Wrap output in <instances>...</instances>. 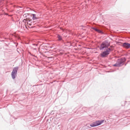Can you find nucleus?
I'll use <instances>...</instances> for the list:
<instances>
[{"mask_svg":"<svg viewBox=\"0 0 130 130\" xmlns=\"http://www.w3.org/2000/svg\"><path fill=\"white\" fill-rule=\"evenodd\" d=\"M110 45L109 43L106 41L103 42L101 44L100 47L101 50H102L104 48H106Z\"/></svg>","mask_w":130,"mask_h":130,"instance_id":"obj_1","label":"nucleus"},{"mask_svg":"<svg viewBox=\"0 0 130 130\" xmlns=\"http://www.w3.org/2000/svg\"><path fill=\"white\" fill-rule=\"evenodd\" d=\"M104 121V120H102L101 121H100L99 120L96 121V122L97 123V124H98V125H101V124H102V123H103Z\"/></svg>","mask_w":130,"mask_h":130,"instance_id":"obj_7","label":"nucleus"},{"mask_svg":"<svg viewBox=\"0 0 130 130\" xmlns=\"http://www.w3.org/2000/svg\"><path fill=\"white\" fill-rule=\"evenodd\" d=\"M112 50L110 48H109L107 49L106 51L102 53L101 54V56L103 57H105L106 55H108L110 52V51H111Z\"/></svg>","mask_w":130,"mask_h":130,"instance_id":"obj_2","label":"nucleus"},{"mask_svg":"<svg viewBox=\"0 0 130 130\" xmlns=\"http://www.w3.org/2000/svg\"><path fill=\"white\" fill-rule=\"evenodd\" d=\"M92 28L99 33H102V31L99 29H97L94 27H92Z\"/></svg>","mask_w":130,"mask_h":130,"instance_id":"obj_9","label":"nucleus"},{"mask_svg":"<svg viewBox=\"0 0 130 130\" xmlns=\"http://www.w3.org/2000/svg\"><path fill=\"white\" fill-rule=\"evenodd\" d=\"M33 20H35L37 19V18L36 17V15L35 14H33Z\"/></svg>","mask_w":130,"mask_h":130,"instance_id":"obj_10","label":"nucleus"},{"mask_svg":"<svg viewBox=\"0 0 130 130\" xmlns=\"http://www.w3.org/2000/svg\"><path fill=\"white\" fill-rule=\"evenodd\" d=\"M24 26H25V27L26 28V25H24Z\"/></svg>","mask_w":130,"mask_h":130,"instance_id":"obj_12","label":"nucleus"},{"mask_svg":"<svg viewBox=\"0 0 130 130\" xmlns=\"http://www.w3.org/2000/svg\"><path fill=\"white\" fill-rule=\"evenodd\" d=\"M122 62L120 59H119L118 61L116 63V64H114L113 66H114L117 67L120 66H121Z\"/></svg>","mask_w":130,"mask_h":130,"instance_id":"obj_4","label":"nucleus"},{"mask_svg":"<svg viewBox=\"0 0 130 130\" xmlns=\"http://www.w3.org/2000/svg\"><path fill=\"white\" fill-rule=\"evenodd\" d=\"M58 37L59 40H61V36H60L59 35H58Z\"/></svg>","mask_w":130,"mask_h":130,"instance_id":"obj_11","label":"nucleus"},{"mask_svg":"<svg viewBox=\"0 0 130 130\" xmlns=\"http://www.w3.org/2000/svg\"><path fill=\"white\" fill-rule=\"evenodd\" d=\"M123 46L126 48H130V44L125 43L123 44Z\"/></svg>","mask_w":130,"mask_h":130,"instance_id":"obj_5","label":"nucleus"},{"mask_svg":"<svg viewBox=\"0 0 130 130\" xmlns=\"http://www.w3.org/2000/svg\"><path fill=\"white\" fill-rule=\"evenodd\" d=\"M30 21L29 20V19H24L23 20V24H24V22L26 23V21H27L26 22L28 24V25H31V23L30 22Z\"/></svg>","mask_w":130,"mask_h":130,"instance_id":"obj_6","label":"nucleus"},{"mask_svg":"<svg viewBox=\"0 0 130 130\" xmlns=\"http://www.w3.org/2000/svg\"><path fill=\"white\" fill-rule=\"evenodd\" d=\"M97 123L96 121H95L94 122L93 124H91L90 125L92 127L96 126L99 125Z\"/></svg>","mask_w":130,"mask_h":130,"instance_id":"obj_8","label":"nucleus"},{"mask_svg":"<svg viewBox=\"0 0 130 130\" xmlns=\"http://www.w3.org/2000/svg\"><path fill=\"white\" fill-rule=\"evenodd\" d=\"M18 68H15L13 69V71L11 73V76L13 79L15 78V76L17 73V70Z\"/></svg>","mask_w":130,"mask_h":130,"instance_id":"obj_3","label":"nucleus"}]
</instances>
